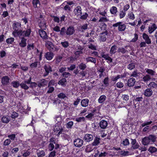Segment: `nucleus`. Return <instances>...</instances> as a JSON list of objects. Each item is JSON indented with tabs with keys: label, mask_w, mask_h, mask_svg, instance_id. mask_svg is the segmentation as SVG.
Here are the masks:
<instances>
[{
	"label": "nucleus",
	"mask_w": 157,
	"mask_h": 157,
	"mask_svg": "<svg viewBox=\"0 0 157 157\" xmlns=\"http://www.w3.org/2000/svg\"><path fill=\"white\" fill-rule=\"evenodd\" d=\"M83 140L80 138H78L75 140L74 142V145L78 147H81L83 144Z\"/></svg>",
	"instance_id": "6e6552de"
},
{
	"label": "nucleus",
	"mask_w": 157,
	"mask_h": 157,
	"mask_svg": "<svg viewBox=\"0 0 157 157\" xmlns=\"http://www.w3.org/2000/svg\"><path fill=\"white\" fill-rule=\"evenodd\" d=\"M54 147V145L53 144L50 143L48 146V149L50 151H52Z\"/></svg>",
	"instance_id": "774afa93"
},
{
	"label": "nucleus",
	"mask_w": 157,
	"mask_h": 157,
	"mask_svg": "<svg viewBox=\"0 0 157 157\" xmlns=\"http://www.w3.org/2000/svg\"><path fill=\"white\" fill-rule=\"evenodd\" d=\"M110 11L111 14L115 15L117 12V9L116 7L113 6L111 8Z\"/></svg>",
	"instance_id": "bb28decb"
},
{
	"label": "nucleus",
	"mask_w": 157,
	"mask_h": 157,
	"mask_svg": "<svg viewBox=\"0 0 157 157\" xmlns=\"http://www.w3.org/2000/svg\"><path fill=\"white\" fill-rule=\"evenodd\" d=\"M106 97L104 95H101L98 99V102L100 103H103L105 100Z\"/></svg>",
	"instance_id": "2f4dec72"
},
{
	"label": "nucleus",
	"mask_w": 157,
	"mask_h": 157,
	"mask_svg": "<svg viewBox=\"0 0 157 157\" xmlns=\"http://www.w3.org/2000/svg\"><path fill=\"white\" fill-rule=\"evenodd\" d=\"M61 44L62 46L64 48H67L69 45V43L67 41H65L63 42H62Z\"/></svg>",
	"instance_id": "4c0bfd02"
},
{
	"label": "nucleus",
	"mask_w": 157,
	"mask_h": 157,
	"mask_svg": "<svg viewBox=\"0 0 157 157\" xmlns=\"http://www.w3.org/2000/svg\"><path fill=\"white\" fill-rule=\"evenodd\" d=\"M84 139L86 141L90 142L93 140V136L91 134H86L85 135Z\"/></svg>",
	"instance_id": "ddd939ff"
},
{
	"label": "nucleus",
	"mask_w": 157,
	"mask_h": 157,
	"mask_svg": "<svg viewBox=\"0 0 157 157\" xmlns=\"http://www.w3.org/2000/svg\"><path fill=\"white\" fill-rule=\"evenodd\" d=\"M89 102V100L87 98L82 99L81 102V105L83 107H86L88 106Z\"/></svg>",
	"instance_id": "412c9836"
},
{
	"label": "nucleus",
	"mask_w": 157,
	"mask_h": 157,
	"mask_svg": "<svg viewBox=\"0 0 157 157\" xmlns=\"http://www.w3.org/2000/svg\"><path fill=\"white\" fill-rule=\"evenodd\" d=\"M95 147H94L91 144L87 145L85 148V151L86 152H90L92 151L94 149Z\"/></svg>",
	"instance_id": "6ab92c4d"
},
{
	"label": "nucleus",
	"mask_w": 157,
	"mask_h": 157,
	"mask_svg": "<svg viewBox=\"0 0 157 157\" xmlns=\"http://www.w3.org/2000/svg\"><path fill=\"white\" fill-rule=\"evenodd\" d=\"M53 30L56 32H60L61 30H60V27L58 26H56L54 27L53 28Z\"/></svg>",
	"instance_id": "e2e57ef3"
},
{
	"label": "nucleus",
	"mask_w": 157,
	"mask_h": 157,
	"mask_svg": "<svg viewBox=\"0 0 157 157\" xmlns=\"http://www.w3.org/2000/svg\"><path fill=\"white\" fill-rule=\"evenodd\" d=\"M128 17L130 19L134 20L135 18V15L132 12H129L128 14Z\"/></svg>",
	"instance_id": "58836bf2"
},
{
	"label": "nucleus",
	"mask_w": 157,
	"mask_h": 157,
	"mask_svg": "<svg viewBox=\"0 0 157 157\" xmlns=\"http://www.w3.org/2000/svg\"><path fill=\"white\" fill-rule=\"evenodd\" d=\"M86 60L87 62H90L94 63H96V60L95 59L91 57H89L87 58L86 59Z\"/></svg>",
	"instance_id": "473e14b6"
},
{
	"label": "nucleus",
	"mask_w": 157,
	"mask_h": 157,
	"mask_svg": "<svg viewBox=\"0 0 157 157\" xmlns=\"http://www.w3.org/2000/svg\"><path fill=\"white\" fill-rule=\"evenodd\" d=\"M37 154L38 157H42L45 155V153L44 151H41L38 152Z\"/></svg>",
	"instance_id": "c9c22d12"
},
{
	"label": "nucleus",
	"mask_w": 157,
	"mask_h": 157,
	"mask_svg": "<svg viewBox=\"0 0 157 157\" xmlns=\"http://www.w3.org/2000/svg\"><path fill=\"white\" fill-rule=\"evenodd\" d=\"M14 40V38L13 37H11L7 39L6 40V42L8 44H11Z\"/></svg>",
	"instance_id": "c03bdc74"
},
{
	"label": "nucleus",
	"mask_w": 157,
	"mask_h": 157,
	"mask_svg": "<svg viewBox=\"0 0 157 157\" xmlns=\"http://www.w3.org/2000/svg\"><path fill=\"white\" fill-rule=\"evenodd\" d=\"M146 71L148 74L152 75H154L155 73V71L150 69H147Z\"/></svg>",
	"instance_id": "79ce46f5"
},
{
	"label": "nucleus",
	"mask_w": 157,
	"mask_h": 157,
	"mask_svg": "<svg viewBox=\"0 0 157 157\" xmlns=\"http://www.w3.org/2000/svg\"><path fill=\"white\" fill-rule=\"evenodd\" d=\"M122 97L123 99L125 101H127L129 99V96L128 95H123Z\"/></svg>",
	"instance_id": "680f3d73"
},
{
	"label": "nucleus",
	"mask_w": 157,
	"mask_h": 157,
	"mask_svg": "<svg viewBox=\"0 0 157 157\" xmlns=\"http://www.w3.org/2000/svg\"><path fill=\"white\" fill-rule=\"evenodd\" d=\"M10 139H7L4 141V145L5 146L8 145L10 144Z\"/></svg>",
	"instance_id": "052dcab7"
},
{
	"label": "nucleus",
	"mask_w": 157,
	"mask_h": 157,
	"mask_svg": "<svg viewBox=\"0 0 157 157\" xmlns=\"http://www.w3.org/2000/svg\"><path fill=\"white\" fill-rule=\"evenodd\" d=\"M100 138H99L96 137L95 138L94 141L91 144L94 147L98 145L100 143Z\"/></svg>",
	"instance_id": "c85d7f7f"
},
{
	"label": "nucleus",
	"mask_w": 157,
	"mask_h": 157,
	"mask_svg": "<svg viewBox=\"0 0 157 157\" xmlns=\"http://www.w3.org/2000/svg\"><path fill=\"white\" fill-rule=\"evenodd\" d=\"M124 75H118L117 76H113L112 78V80L113 81H116L118 79L124 77Z\"/></svg>",
	"instance_id": "b1692460"
},
{
	"label": "nucleus",
	"mask_w": 157,
	"mask_h": 157,
	"mask_svg": "<svg viewBox=\"0 0 157 157\" xmlns=\"http://www.w3.org/2000/svg\"><path fill=\"white\" fill-rule=\"evenodd\" d=\"M39 26L40 28L43 29H45L46 28V25L44 22L40 23L39 24Z\"/></svg>",
	"instance_id": "8fccbe9b"
},
{
	"label": "nucleus",
	"mask_w": 157,
	"mask_h": 157,
	"mask_svg": "<svg viewBox=\"0 0 157 157\" xmlns=\"http://www.w3.org/2000/svg\"><path fill=\"white\" fill-rule=\"evenodd\" d=\"M149 87L151 88H155L157 87V85L154 82H151L148 85Z\"/></svg>",
	"instance_id": "f704fd0d"
},
{
	"label": "nucleus",
	"mask_w": 157,
	"mask_h": 157,
	"mask_svg": "<svg viewBox=\"0 0 157 157\" xmlns=\"http://www.w3.org/2000/svg\"><path fill=\"white\" fill-rule=\"evenodd\" d=\"M31 31L30 29H28L24 31L21 30L18 36L19 37H28L30 34Z\"/></svg>",
	"instance_id": "39448f33"
},
{
	"label": "nucleus",
	"mask_w": 157,
	"mask_h": 157,
	"mask_svg": "<svg viewBox=\"0 0 157 157\" xmlns=\"http://www.w3.org/2000/svg\"><path fill=\"white\" fill-rule=\"evenodd\" d=\"M138 39V35L136 34L135 33L134 34V37L132 40L131 41L132 42H135Z\"/></svg>",
	"instance_id": "69168bd1"
},
{
	"label": "nucleus",
	"mask_w": 157,
	"mask_h": 157,
	"mask_svg": "<svg viewBox=\"0 0 157 157\" xmlns=\"http://www.w3.org/2000/svg\"><path fill=\"white\" fill-rule=\"evenodd\" d=\"M66 95L65 94L63 93H60L58 95V97L59 98L63 99L66 97Z\"/></svg>",
	"instance_id": "5fc2aeb1"
},
{
	"label": "nucleus",
	"mask_w": 157,
	"mask_h": 157,
	"mask_svg": "<svg viewBox=\"0 0 157 157\" xmlns=\"http://www.w3.org/2000/svg\"><path fill=\"white\" fill-rule=\"evenodd\" d=\"M119 154L123 156H126L129 155V152L128 151H121L119 152Z\"/></svg>",
	"instance_id": "09e8293b"
},
{
	"label": "nucleus",
	"mask_w": 157,
	"mask_h": 157,
	"mask_svg": "<svg viewBox=\"0 0 157 157\" xmlns=\"http://www.w3.org/2000/svg\"><path fill=\"white\" fill-rule=\"evenodd\" d=\"M11 84L14 87H17L20 85L19 83L17 81H13L11 83Z\"/></svg>",
	"instance_id": "ea45409f"
},
{
	"label": "nucleus",
	"mask_w": 157,
	"mask_h": 157,
	"mask_svg": "<svg viewBox=\"0 0 157 157\" xmlns=\"http://www.w3.org/2000/svg\"><path fill=\"white\" fill-rule=\"evenodd\" d=\"M34 48V45L33 44H30L28 45L27 48L28 50H33Z\"/></svg>",
	"instance_id": "e433bc0d"
},
{
	"label": "nucleus",
	"mask_w": 157,
	"mask_h": 157,
	"mask_svg": "<svg viewBox=\"0 0 157 157\" xmlns=\"http://www.w3.org/2000/svg\"><path fill=\"white\" fill-rule=\"evenodd\" d=\"M152 122L151 121H147L144 122L142 124V126L143 127H144L145 126L147 125L151 124Z\"/></svg>",
	"instance_id": "0e129e2a"
},
{
	"label": "nucleus",
	"mask_w": 157,
	"mask_h": 157,
	"mask_svg": "<svg viewBox=\"0 0 157 157\" xmlns=\"http://www.w3.org/2000/svg\"><path fill=\"white\" fill-rule=\"evenodd\" d=\"M10 78L8 76L2 77L1 79V82L3 85H7L9 82Z\"/></svg>",
	"instance_id": "9b49d317"
},
{
	"label": "nucleus",
	"mask_w": 157,
	"mask_h": 157,
	"mask_svg": "<svg viewBox=\"0 0 157 157\" xmlns=\"http://www.w3.org/2000/svg\"><path fill=\"white\" fill-rule=\"evenodd\" d=\"M135 67V64L134 63H132L129 64L128 66V68L130 70L133 69Z\"/></svg>",
	"instance_id": "49530a36"
},
{
	"label": "nucleus",
	"mask_w": 157,
	"mask_h": 157,
	"mask_svg": "<svg viewBox=\"0 0 157 157\" xmlns=\"http://www.w3.org/2000/svg\"><path fill=\"white\" fill-rule=\"evenodd\" d=\"M60 134H61V136L65 140L69 139V136L68 135L62 132L61 133H60Z\"/></svg>",
	"instance_id": "864d4df0"
},
{
	"label": "nucleus",
	"mask_w": 157,
	"mask_h": 157,
	"mask_svg": "<svg viewBox=\"0 0 157 157\" xmlns=\"http://www.w3.org/2000/svg\"><path fill=\"white\" fill-rule=\"evenodd\" d=\"M75 28L73 26L69 27L67 29H66L65 27H63L61 29L60 34L62 36H70L73 35L75 33Z\"/></svg>",
	"instance_id": "f257e3e1"
},
{
	"label": "nucleus",
	"mask_w": 157,
	"mask_h": 157,
	"mask_svg": "<svg viewBox=\"0 0 157 157\" xmlns=\"http://www.w3.org/2000/svg\"><path fill=\"white\" fill-rule=\"evenodd\" d=\"M126 14V12L122 10L120 12V17L121 18H123Z\"/></svg>",
	"instance_id": "6e6d98bb"
},
{
	"label": "nucleus",
	"mask_w": 157,
	"mask_h": 157,
	"mask_svg": "<svg viewBox=\"0 0 157 157\" xmlns=\"http://www.w3.org/2000/svg\"><path fill=\"white\" fill-rule=\"evenodd\" d=\"M54 56L53 53L51 52H47L45 53V57L48 60H52Z\"/></svg>",
	"instance_id": "f8f14e48"
},
{
	"label": "nucleus",
	"mask_w": 157,
	"mask_h": 157,
	"mask_svg": "<svg viewBox=\"0 0 157 157\" xmlns=\"http://www.w3.org/2000/svg\"><path fill=\"white\" fill-rule=\"evenodd\" d=\"M107 36L106 32H104L101 34L100 35L101 39V41H104L106 40V37Z\"/></svg>",
	"instance_id": "cd10ccee"
},
{
	"label": "nucleus",
	"mask_w": 157,
	"mask_h": 157,
	"mask_svg": "<svg viewBox=\"0 0 157 157\" xmlns=\"http://www.w3.org/2000/svg\"><path fill=\"white\" fill-rule=\"evenodd\" d=\"M48 83V81L47 80L43 79L41 81L40 83L38 84V86L40 87L41 86H44L47 84Z\"/></svg>",
	"instance_id": "7c9ffc66"
},
{
	"label": "nucleus",
	"mask_w": 157,
	"mask_h": 157,
	"mask_svg": "<svg viewBox=\"0 0 157 157\" xmlns=\"http://www.w3.org/2000/svg\"><path fill=\"white\" fill-rule=\"evenodd\" d=\"M21 26V24L18 22H15L13 23V27L14 31L12 33V34L14 37L17 36L21 31V30L20 29Z\"/></svg>",
	"instance_id": "7ed1b4c3"
},
{
	"label": "nucleus",
	"mask_w": 157,
	"mask_h": 157,
	"mask_svg": "<svg viewBox=\"0 0 157 157\" xmlns=\"http://www.w3.org/2000/svg\"><path fill=\"white\" fill-rule=\"evenodd\" d=\"M107 122L105 120L101 121L100 123V126L102 128H105L107 126Z\"/></svg>",
	"instance_id": "4be33fe9"
},
{
	"label": "nucleus",
	"mask_w": 157,
	"mask_h": 157,
	"mask_svg": "<svg viewBox=\"0 0 157 157\" xmlns=\"http://www.w3.org/2000/svg\"><path fill=\"white\" fill-rule=\"evenodd\" d=\"M156 29L155 25L154 24H153L152 25L149 26L148 29L149 32L150 33H152Z\"/></svg>",
	"instance_id": "393cba45"
},
{
	"label": "nucleus",
	"mask_w": 157,
	"mask_h": 157,
	"mask_svg": "<svg viewBox=\"0 0 157 157\" xmlns=\"http://www.w3.org/2000/svg\"><path fill=\"white\" fill-rule=\"evenodd\" d=\"M148 151L151 153H154L157 151V149L155 147H151L149 148Z\"/></svg>",
	"instance_id": "37998d69"
},
{
	"label": "nucleus",
	"mask_w": 157,
	"mask_h": 157,
	"mask_svg": "<svg viewBox=\"0 0 157 157\" xmlns=\"http://www.w3.org/2000/svg\"><path fill=\"white\" fill-rule=\"evenodd\" d=\"M116 86L117 88H121L124 86V84L122 82H118L116 84Z\"/></svg>",
	"instance_id": "603ef678"
},
{
	"label": "nucleus",
	"mask_w": 157,
	"mask_h": 157,
	"mask_svg": "<svg viewBox=\"0 0 157 157\" xmlns=\"http://www.w3.org/2000/svg\"><path fill=\"white\" fill-rule=\"evenodd\" d=\"M21 38V40L19 43L20 46L21 47H25L26 45V39L24 37H20Z\"/></svg>",
	"instance_id": "9d476101"
},
{
	"label": "nucleus",
	"mask_w": 157,
	"mask_h": 157,
	"mask_svg": "<svg viewBox=\"0 0 157 157\" xmlns=\"http://www.w3.org/2000/svg\"><path fill=\"white\" fill-rule=\"evenodd\" d=\"M129 7L130 6L129 4H126V5H124L123 7V11L126 12V11L128 10Z\"/></svg>",
	"instance_id": "13d9d810"
},
{
	"label": "nucleus",
	"mask_w": 157,
	"mask_h": 157,
	"mask_svg": "<svg viewBox=\"0 0 157 157\" xmlns=\"http://www.w3.org/2000/svg\"><path fill=\"white\" fill-rule=\"evenodd\" d=\"M67 83V80L66 78H63L59 80L58 84L63 86H65Z\"/></svg>",
	"instance_id": "c756f323"
},
{
	"label": "nucleus",
	"mask_w": 157,
	"mask_h": 157,
	"mask_svg": "<svg viewBox=\"0 0 157 157\" xmlns=\"http://www.w3.org/2000/svg\"><path fill=\"white\" fill-rule=\"evenodd\" d=\"M74 124V123L72 121H69L66 124V127L67 128H71Z\"/></svg>",
	"instance_id": "a19ab883"
},
{
	"label": "nucleus",
	"mask_w": 157,
	"mask_h": 157,
	"mask_svg": "<svg viewBox=\"0 0 157 157\" xmlns=\"http://www.w3.org/2000/svg\"><path fill=\"white\" fill-rule=\"evenodd\" d=\"M18 116L17 113L15 112H13L11 115V117L13 118H15L17 117Z\"/></svg>",
	"instance_id": "4d7b16f0"
},
{
	"label": "nucleus",
	"mask_w": 157,
	"mask_h": 157,
	"mask_svg": "<svg viewBox=\"0 0 157 157\" xmlns=\"http://www.w3.org/2000/svg\"><path fill=\"white\" fill-rule=\"evenodd\" d=\"M1 120L3 123H7L10 121V117L8 116H4L2 118Z\"/></svg>",
	"instance_id": "5701e85b"
},
{
	"label": "nucleus",
	"mask_w": 157,
	"mask_h": 157,
	"mask_svg": "<svg viewBox=\"0 0 157 157\" xmlns=\"http://www.w3.org/2000/svg\"><path fill=\"white\" fill-rule=\"evenodd\" d=\"M40 35L43 39L46 40L47 39L48 36L46 32L43 30H40L39 31Z\"/></svg>",
	"instance_id": "4468645a"
},
{
	"label": "nucleus",
	"mask_w": 157,
	"mask_h": 157,
	"mask_svg": "<svg viewBox=\"0 0 157 157\" xmlns=\"http://www.w3.org/2000/svg\"><path fill=\"white\" fill-rule=\"evenodd\" d=\"M156 139V137L155 136L150 135L148 136L145 137L142 139V144L144 145L152 144L155 141Z\"/></svg>",
	"instance_id": "f03ea898"
},
{
	"label": "nucleus",
	"mask_w": 157,
	"mask_h": 157,
	"mask_svg": "<svg viewBox=\"0 0 157 157\" xmlns=\"http://www.w3.org/2000/svg\"><path fill=\"white\" fill-rule=\"evenodd\" d=\"M30 81L31 78H30L27 81H25L24 82H23L21 83L20 85V86L22 88L25 90H27L28 89L29 87L26 84H30Z\"/></svg>",
	"instance_id": "1a4fd4ad"
},
{
	"label": "nucleus",
	"mask_w": 157,
	"mask_h": 157,
	"mask_svg": "<svg viewBox=\"0 0 157 157\" xmlns=\"http://www.w3.org/2000/svg\"><path fill=\"white\" fill-rule=\"evenodd\" d=\"M44 69L45 71L46 74L44 75V76L47 75L49 72L52 71L51 67L49 65H45L44 66Z\"/></svg>",
	"instance_id": "f3484780"
},
{
	"label": "nucleus",
	"mask_w": 157,
	"mask_h": 157,
	"mask_svg": "<svg viewBox=\"0 0 157 157\" xmlns=\"http://www.w3.org/2000/svg\"><path fill=\"white\" fill-rule=\"evenodd\" d=\"M58 123H56L54 126V131L55 132L59 131L57 134V135L59 136L63 132L62 127L60 125V123L58 121Z\"/></svg>",
	"instance_id": "0eeeda50"
},
{
	"label": "nucleus",
	"mask_w": 157,
	"mask_h": 157,
	"mask_svg": "<svg viewBox=\"0 0 157 157\" xmlns=\"http://www.w3.org/2000/svg\"><path fill=\"white\" fill-rule=\"evenodd\" d=\"M136 82L135 79L133 78H130L128 81V85L129 86L131 87L133 86Z\"/></svg>",
	"instance_id": "aec40b11"
},
{
	"label": "nucleus",
	"mask_w": 157,
	"mask_h": 157,
	"mask_svg": "<svg viewBox=\"0 0 157 157\" xmlns=\"http://www.w3.org/2000/svg\"><path fill=\"white\" fill-rule=\"evenodd\" d=\"M151 77L148 75H146L144 76L143 78V80L144 82L149 81L151 79Z\"/></svg>",
	"instance_id": "a18cd8bd"
},
{
	"label": "nucleus",
	"mask_w": 157,
	"mask_h": 157,
	"mask_svg": "<svg viewBox=\"0 0 157 157\" xmlns=\"http://www.w3.org/2000/svg\"><path fill=\"white\" fill-rule=\"evenodd\" d=\"M153 94L152 90L150 88L147 89L144 91V94L147 97H150Z\"/></svg>",
	"instance_id": "dca6fc26"
},
{
	"label": "nucleus",
	"mask_w": 157,
	"mask_h": 157,
	"mask_svg": "<svg viewBox=\"0 0 157 157\" xmlns=\"http://www.w3.org/2000/svg\"><path fill=\"white\" fill-rule=\"evenodd\" d=\"M85 117H79L76 118L75 119V121L78 122H81L82 121H83L85 120Z\"/></svg>",
	"instance_id": "3c124183"
},
{
	"label": "nucleus",
	"mask_w": 157,
	"mask_h": 157,
	"mask_svg": "<svg viewBox=\"0 0 157 157\" xmlns=\"http://www.w3.org/2000/svg\"><path fill=\"white\" fill-rule=\"evenodd\" d=\"M117 50V47L116 46H113L111 48L110 53L111 54H114L116 52Z\"/></svg>",
	"instance_id": "72a5a7b5"
},
{
	"label": "nucleus",
	"mask_w": 157,
	"mask_h": 157,
	"mask_svg": "<svg viewBox=\"0 0 157 157\" xmlns=\"http://www.w3.org/2000/svg\"><path fill=\"white\" fill-rule=\"evenodd\" d=\"M33 4L35 8L38 7L40 5V2L39 0H33Z\"/></svg>",
	"instance_id": "a878e982"
},
{
	"label": "nucleus",
	"mask_w": 157,
	"mask_h": 157,
	"mask_svg": "<svg viewBox=\"0 0 157 157\" xmlns=\"http://www.w3.org/2000/svg\"><path fill=\"white\" fill-rule=\"evenodd\" d=\"M87 29V24H85L81 27V30L82 31H83L84 30Z\"/></svg>",
	"instance_id": "bf43d9fd"
},
{
	"label": "nucleus",
	"mask_w": 157,
	"mask_h": 157,
	"mask_svg": "<svg viewBox=\"0 0 157 157\" xmlns=\"http://www.w3.org/2000/svg\"><path fill=\"white\" fill-rule=\"evenodd\" d=\"M113 27H118V29L119 31H124L126 29V25L121 22H118L113 25Z\"/></svg>",
	"instance_id": "20e7f679"
},
{
	"label": "nucleus",
	"mask_w": 157,
	"mask_h": 157,
	"mask_svg": "<svg viewBox=\"0 0 157 157\" xmlns=\"http://www.w3.org/2000/svg\"><path fill=\"white\" fill-rule=\"evenodd\" d=\"M74 13L77 16H80L82 14V9L80 6L76 7L74 10Z\"/></svg>",
	"instance_id": "a211bd4d"
},
{
	"label": "nucleus",
	"mask_w": 157,
	"mask_h": 157,
	"mask_svg": "<svg viewBox=\"0 0 157 157\" xmlns=\"http://www.w3.org/2000/svg\"><path fill=\"white\" fill-rule=\"evenodd\" d=\"M79 67L80 69L84 70L86 67V65L85 64L82 63L79 65Z\"/></svg>",
	"instance_id": "de8ad7c7"
},
{
	"label": "nucleus",
	"mask_w": 157,
	"mask_h": 157,
	"mask_svg": "<svg viewBox=\"0 0 157 157\" xmlns=\"http://www.w3.org/2000/svg\"><path fill=\"white\" fill-rule=\"evenodd\" d=\"M45 46L50 51H54L56 49L55 46L52 42L49 41H47L46 42Z\"/></svg>",
	"instance_id": "423d86ee"
},
{
	"label": "nucleus",
	"mask_w": 157,
	"mask_h": 157,
	"mask_svg": "<svg viewBox=\"0 0 157 157\" xmlns=\"http://www.w3.org/2000/svg\"><path fill=\"white\" fill-rule=\"evenodd\" d=\"M143 38L145 40V42L147 44H151V41L149 36L146 33H144L143 35Z\"/></svg>",
	"instance_id": "2eb2a0df"
},
{
	"label": "nucleus",
	"mask_w": 157,
	"mask_h": 157,
	"mask_svg": "<svg viewBox=\"0 0 157 157\" xmlns=\"http://www.w3.org/2000/svg\"><path fill=\"white\" fill-rule=\"evenodd\" d=\"M62 58V57L60 56H59L57 57L56 61V63H59L61 61Z\"/></svg>",
	"instance_id": "338daca9"
}]
</instances>
